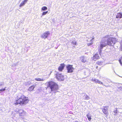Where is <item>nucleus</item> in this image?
Returning <instances> with one entry per match:
<instances>
[{"mask_svg":"<svg viewBox=\"0 0 122 122\" xmlns=\"http://www.w3.org/2000/svg\"><path fill=\"white\" fill-rule=\"evenodd\" d=\"M116 39L115 38H108V37H105L101 42L100 46L98 47V51L100 54L103 47H105L107 45L113 46L116 43Z\"/></svg>","mask_w":122,"mask_h":122,"instance_id":"f257e3e1","label":"nucleus"},{"mask_svg":"<svg viewBox=\"0 0 122 122\" xmlns=\"http://www.w3.org/2000/svg\"><path fill=\"white\" fill-rule=\"evenodd\" d=\"M29 101V100L28 97L22 95L18 98L17 100L14 102V104L15 105L19 104L23 106L27 103Z\"/></svg>","mask_w":122,"mask_h":122,"instance_id":"f03ea898","label":"nucleus"},{"mask_svg":"<svg viewBox=\"0 0 122 122\" xmlns=\"http://www.w3.org/2000/svg\"><path fill=\"white\" fill-rule=\"evenodd\" d=\"M48 87H50L51 91L54 93H56L58 89V86L55 83L51 81L48 83Z\"/></svg>","mask_w":122,"mask_h":122,"instance_id":"7ed1b4c3","label":"nucleus"},{"mask_svg":"<svg viewBox=\"0 0 122 122\" xmlns=\"http://www.w3.org/2000/svg\"><path fill=\"white\" fill-rule=\"evenodd\" d=\"M67 72L70 73L73 72L74 70V68L72 67V65H68L67 66Z\"/></svg>","mask_w":122,"mask_h":122,"instance_id":"20e7f679","label":"nucleus"},{"mask_svg":"<svg viewBox=\"0 0 122 122\" xmlns=\"http://www.w3.org/2000/svg\"><path fill=\"white\" fill-rule=\"evenodd\" d=\"M56 77L59 81H63L64 79L63 75L61 74L57 73L56 75Z\"/></svg>","mask_w":122,"mask_h":122,"instance_id":"39448f33","label":"nucleus"},{"mask_svg":"<svg viewBox=\"0 0 122 122\" xmlns=\"http://www.w3.org/2000/svg\"><path fill=\"white\" fill-rule=\"evenodd\" d=\"M50 34L49 32L46 31L41 35V37L45 39Z\"/></svg>","mask_w":122,"mask_h":122,"instance_id":"423d86ee","label":"nucleus"},{"mask_svg":"<svg viewBox=\"0 0 122 122\" xmlns=\"http://www.w3.org/2000/svg\"><path fill=\"white\" fill-rule=\"evenodd\" d=\"M18 112L20 116H23L25 115L26 112L22 109H20L18 110Z\"/></svg>","mask_w":122,"mask_h":122,"instance_id":"0eeeda50","label":"nucleus"},{"mask_svg":"<svg viewBox=\"0 0 122 122\" xmlns=\"http://www.w3.org/2000/svg\"><path fill=\"white\" fill-rule=\"evenodd\" d=\"M92 81L94 82L95 83H98L100 84L103 85L102 82L99 80L98 79H96L94 78H93L92 79Z\"/></svg>","mask_w":122,"mask_h":122,"instance_id":"6e6552de","label":"nucleus"},{"mask_svg":"<svg viewBox=\"0 0 122 122\" xmlns=\"http://www.w3.org/2000/svg\"><path fill=\"white\" fill-rule=\"evenodd\" d=\"M108 106H104L102 109V111L103 113L105 114H107L108 113Z\"/></svg>","mask_w":122,"mask_h":122,"instance_id":"1a4fd4ad","label":"nucleus"},{"mask_svg":"<svg viewBox=\"0 0 122 122\" xmlns=\"http://www.w3.org/2000/svg\"><path fill=\"white\" fill-rule=\"evenodd\" d=\"M80 59L81 61L83 62H85L86 61V58L85 56H83L81 57Z\"/></svg>","mask_w":122,"mask_h":122,"instance_id":"9d476101","label":"nucleus"},{"mask_svg":"<svg viewBox=\"0 0 122 122\" xmlns=\"http://www.w3.org/2000/svg\"><path fill=\"white\" fill-rule=\"evenodd\" d=\"M65 66V65L63 64H61V65L60 66H59L58 69L59 71H61L63 69Z\"/></svg>","mask_w":122,"mask_h":122,"instance_id":"9b49d317","label":"nucleus"},{"mask_svg":"<svg viewBox=\"0 0 122 122\" xmlns=\"http://www.w3.org/2000/svg\"><path fill=\"white\" fill-rule=\"evenodd\" d=\"M99 58V57L98 56V54H95L94 55L93 57V60L95 61L97 59H98Z\"/></svg>","mask_w":122,"mask_h":122,"instance_id":"f8f14e48","label":"nucleus"},{"mask_svg":"<svg viewBox=\"0 0 122 122\" xmlns=\"http://www.w3.org/2000/svg\"><path fill=\"white\" fill-rule=\"evenodd\" d=\"M116 18H122V14L120 13H118L116 16Z\"/></svg>","mask_w":122,"mask_h":122,"instance_id":"ddd939ff","label":"nucleus"},{"mask_svg":"<svg viewBox=\"0 0 122 122\" xmlns=\"http://www.w3.org/2000/svg\"><path fill=\"white\" fill-rule=\"evenodd\" d=\"M35 80L37 81H43L45 80V79L37 78H35Z\"/></svg>","mask_w":122,"mask_h":122,"instance_id":"4468645a","label":"nucleus"},{"mask_svg":"<svg viewBox=\"0 0 122 122\" xmlns=\"http://www.w3.org/2000/svg\"><path fill=\"white\" fill-rule=\"evenodd\" d=\"M35 87V86L33 85L29 87L28 90L29 91H32L33 90Z\"/></svg>","mask_w":122,"mask_h":122,"instance_id":"2eb2a0df","label":"nucleus"},{"mask_svg":"<svg viewBox=\"0 0 122 122\" xmlns=\"http://www.w3.org/2000/svg\"><path fill=\"white\" fill-rule=\"evenodd\" d=\"M86 117L88 118V120L90 121L91 120V118L90 115L88 114L86 115Z\"/></svg>","mask_w":122,"mask_h":122,"instance_id":"dca6fc26","label":"nucleus"},{"mask_svg":"<svg viewBox=\"0 0 122 122\" xmlns=\"http://www.w3.org/2000/svg\"><path fill=\"white\" fill-rule=\"evenodd\" d=\"M94 38L93 37L92 38V39H91V40L90 41H91V42L90 43H88L87 44V45L88 46H90L92 44V40H93L94 39Z\"/></svg>","mask_w":122,"mask_h":122,"instance_id":"f3484780","label":"nucleus"},{"mask_svg":"<svg viewBox=\"0 0 122 122\" xmlns=\"http://www.w3.org/2000/svg\"><path fill=\"white\" fill-rule=\"evenodd\" d=\"M47 8L46 6L43 7L41 8V10L43 11H45L47 10Z\"/></svg>","mask_w":122,"mask_h":122,"instance_id":"a211bd4d","label":"nucleus"},{"mask_svg":"<svg viewBox=\"0 0 122 122\" xmlns=\"http://www.w3.org/2000/svg\"><path fill=\"white\" fill-rule=\"evenodd\" d=\"M48 12V11H46V12H43L42 13V15L41 16V17H42V16L45 15L46 14H47Z\"/></svg>","mask_w":122,"mask_h":122,"instance_id":"6ab92c4d","label":"nucleus"},{"mask_svg":"<svg viewBox=\"0 0 122 122\" xmlns=\"http://www.w3.org/2000/svg\"><path fill=\"white\" fill-rule=\"evenodd\" d=\"M83 98L85 99L88 100L90 99V97H89L87 95H86L85 97H84Z\"/></svg>","mask_w":122,"mask_h":122,"instance_id":"aec40b11","label":"nucleus"},{"mask_svg":"<svg viewBox=\"0 0 122 122\" xmlns=\"http://www.w3.org/2000/svg\"><path fill=\"white\" fill-rule=\"evenodd\" d=\"M6 87H5L4 88H2L0 90V93H1L2 92L5 91V88Z\"/></svg>","mask_w":122,"mask_h":122,"instance_id":"412c9836","label":"nucleus"},{"mask_svg":"<svg viewBox=\"0 0 122 122\" xmlns=\"http://www.w3.org/2000/svg\"><path fill=\"white\" fill-rule=\"evenodd\" d=\"M71 43L73 45H77V43L76 41H72V42Z\"/></svg>","mask_w":122,"mask_h":122,"instance_id":"4be33fe9","label":"nucleus"},{"mask_svg":"<svg viewBox=\"0 0 122 122\" xmlns=\"http://www.w3.org/2000/svg\"><path fill=\"white\" fill-rule=\"evenodd\" d=\"M121 59H122V58H120L119 61V62L120 64H121V65L122 66V63L121 61Z\"/></svg>","mask_w":122,"mask_h":122,"instance_id":"5701e85b","label":"nucleus"},{"mask_svg":"<svg viewBox=\"0 0 122 122\" xmlns=\"http://www.w3.org/2000/svg\"><path fill=\"white\" fill-rule=\"evenodd\" d=\"M4 84V83L3 82H0V86L3 85Z\"/></svg>","mask_w":122,"mask_h":122,"instance_id":"b1692460","label":"nucleus"},{"mask_svg":"<svg viewBox=\"0 0 122 122\" xmlns=\"http://www.w3.org/2000/svg\"><path fill=\"white\" fill-rule=\"evenodd\" d=\"M120 44L121 45V50L122 51V40Z\"/></svg>","mask_w":122,"mask_h":122,"instance_id":"393cba45","label":"nucleus"},{"mask_svg":"<svg viewBox=\"0 0 122 122\" xmlns=\"http://www.w3.org/2000/svg\"><path fill=\"white\" fill-rule=\"evenodd\" d=\"M118 88L120 90L122 91V86L121 87H118Z\"/></svg>","mask_w":122,"mask_h":122,"instance_id":"a878e982","label":"nucleus"},{"mask_svg":"<svg viewBox=\"0 0 122 122\" xmlns=\"http://www.w3.org/2000/svg\"><path fill=\"white\" fill-rule=\"evenodd\" d=\"M114 112L116 113H117V110H116L115 111H114Z\"/></svg>","mask_w":122,"mask_h":122,"instance_id":"bb28decb","label":"nucleus"},{"mask_svg":"<svg viewBox=\"0 0 122 122\" xmlns=\"http://www.w3.org/2000/svg\"><path fill=\"white\" fill-rule=\"evenodd\" d=\"M82 95L83 96H85V93H82Z\"/></svg>","mask_w":122,"mask_h":122,"instance_id":"cd10ccee","label":"nucleus"},{"mask_svg":"<svg viewBox=\"0 0 122 122\" xmlns=\"http://www.w3.org/2000/svg\"><path fill=\"white\" fill-rule=\"evenodd\" d=\"M98 64H99V65H100V64L99 63V62L98 63Z\"/></svg>","mask_w":122,"mask_h":122,"instance_id":"c85d7f7f","label":"nucleus"}]
</instances>
